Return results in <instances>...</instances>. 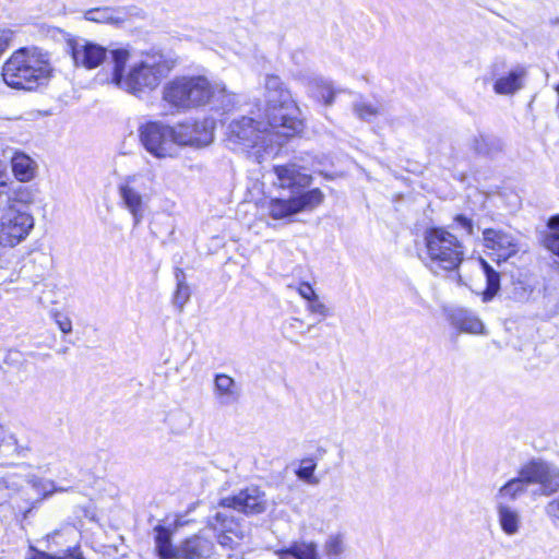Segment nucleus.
Returning <instances> with one entry per match:
<instances>
[{
    "label": "nucleus",
    "mask_w": 559,
    "mask_h": 559,
    "mask_svg": "<svg viewBox=\"0 0 559 559\" xmlns=\"http://www.w3.org/2000/svg\"><path fill=\"white\" fill-rule=\"evenodd\" d=\"M521 475L526 484H537L540 495L557 493L545 506V513L551 521L559 522V468L544 461H532L521 468Z\"/></svg>",
    "instance_id": "7"
},
{
    "label": "nucleus",
    "mask_w": 559,
    "mask_h": 559,
    "mask_svg": "<svg viewBox=\"0 0 559 559\" xmlns=\"http://www.w3.org/2000/svg\"><path fill=\"white\" fill-rule=\"evenodd\" d=\"M215 537L217 538L219 546L226 549H234L238 544V539L241 538V536L231 530L224 531Z\"/></svg>",
    "instance_id": "38"
},
{
    "label": "nucleus",
    "mask_w": 559,
    "mask_h": 559,
    "mask_svg": "<svg viewBox=\"0 0 559 559\" xmlns=\"http://www.w3.org/2000/svg\"><path fill=\"white\" fill-rule=\"evenodd\" d=\"M219 506L231 508L247 515H258L267 510L269 500L263 490L257 486H250L235 496L223 498Z\"/></svg>",
    "instance_id": "15"
},
{
    "label": "nucleus",
    "mask_w": 559,
    "mask_h": 559,
    "mask_svg": "<svg viewBox=\"0 0 559 559\" xmlns=\"http://www.w3.org/2000/svg\"><path fill=\"white\" fill-rule=\"evenodd\" d=\"M316 466L311 460L304 461L302 466L297 471V476L309 484H317L318 479L313 477Z\"/></svg>",
    "instance_id": "39"
},
{
    "label": "nucleus",
    "mask_w": 559,
    "mask_h": 559,
    "mask_svg": "<svg viewBox=\"0 0 559 559\" xmlns=\"http://www.w3.org/2000/svg\"><path fill=\"white\" fill-rule=\"evenodd\" d=\"M155 550L160 559H179V545L173 546L171 532L162 525L154 528Z\"/></svg>",
    "instance_id": "28"
},
{
    "label": "nucleus",
    "mask_w": 559,
    "mask_h": 559,
    "mask_svg": "<svg viewBox=\"0 0 559 559\" xmlns=\"http://www.w3.org/2000/svg\"><path fill=\"white\" fill-rule=\"evenodd\" d=\"M525 76V69L518 67L511 70L507 75L497 79L493 84V91L499 95L514 94L523 87Z\"/></svg>",
    "instance_id": "27"
},
{
    "label": "nucleus",
    "mask_w": 559,
    "mask_h": 559,
    "mask_svg": "<svg viewBox=\"0 0 559 559\" xmlns=\"http://www.w3.org/2000/svg\"><path fill=\"white\" fill-rule=\"evenodd\" d=\"M14 33L11 29H2L0 31V49L1 53H3L10 46L13 39Z\"/></svg>",
    "instance_id": "44"
},
{
    "label": "nucleus",
    "mask_w": 559,
    "mask_h": 559,
    "mask_svg": "<svg viewBox=\"0 0 559 559\" xmlns=\"http://www.w3.org/2000/svg\"><path fill=\"white\" fill-rule=\"evenodd\" d=\"M479 262H480V265L485 273L486 283H487V287H486L485 292L483 293V301L486 302V301L491 300L499 292L500 274L498 272H496L486 260L480 258Z\"/></svg>",
    "instance_id": "31"
},
{
    "label": "nucleus",
    "mask_w": 559,
    "mask_h": 559,
    "mask_svg": "<svg viewBox=\"0 0 559 559\" xmlns=\"http://www.w3.org/2000/svg\"><path fill=\"white\" fill-rule=\"evenodd\" d=\"M143 180V175H132L118 187L120 204L131 214L134 227L142 223L148 209L150 194L141 190Z\"/></svg>",
    "instance_id": "11"
},
{
    "label": "nucleus",
    "mask_w": 559,
    "mask_h": 559,
    "mask_svg": "<svg viewBox=\"0 0 559 559\" xmlns=\"http://www.w3.org/2000/svg\"><path fill=\"white\" fill-rule=\"evenodd\" d=\"M73 486H58L53 480L33 477L27 479L23 477L21 489V502H17V512L24 516L44 499L49 498L55 492H69Z\"/></svg>",
    "instance_id": "12"
},
{
    "label": "nucleus",
    "mask_w": 559,
    "mask_h": 559,
    "mask_svg": "<svg viewBox=\"0 0 559 559\" xmlns=\"http://www.w3.org/2000/svg\"><path fill=\"white\" fill-rule=\"evenodd\" d=\"M66 44L74 64L87 70L99 67L106 60L107 56H110L111 49L108 50L102 45L84 37L68 35Z\"/></svg>",
    "instance_id": "13"
},
{
    "label": "nucleus",
    "mask_w": 559,
    "mask_h": 559,
    "mask_svg": "<svg viewBox=\"0 0 559 559\" xmlns=\"http://www.w3.org/2000/svg\"><path fill=\"white\" fill-rule=\"evenodd\" d=\"M451 322L454 328L464 333L486 334L483 321L471 310L456 309L451 313Z\"/></svg>",
    "instance_id": "23"
},
{
    "label": "nucleus",
    "mask_w": 559,
    "mask_h": 559,
    "mask_svg": "<svg viewBox=\"0 0 559 559\" xmlns=\"http://www.w3.org/2000/svg\"><path fill=\"white\" fill-rule=\"evenodd\" d=\"M345 550L344 538L342 535H331L323 547L324 559H341Z\"/></svg>",
    "instance_id": "36"
},
{
    "label": "nucleus",
    "mask_w": 559,
    "mask_h": 559,
    "mask_svg": "<svg viewBox=\"0 0 559 559\" xmlns=\"http://www.w3.org/2000/svg\"><path fill=\"white\" fill-rule=\"evenodd\" d=\"M84 20L118 25L127 20V13L122 8H93L84 12Z\"/></svg>",
    "instance_id": "26"
},
{
    "label": "nucleus",
    "mask_w": 559,
    "mask_h": 559,
    "mask_svg": "<svg viewBox=\"0 0 559 559\" xmlns=\"http://www.w3.org/2000/svg\"><path fill=\"white\" fill-rule=\"evenodd\" d=\"M175 276L177 281V289L174 294L173 302L174 306L179 309V311H182L185 305L190 298V288L185 282V273L181 269L176 270Z\"/></svg>",
    "instance_id": "33"
},
{
    "label": "nucleus",
    "mask_w": 559,
    "mask_h": 559,
    "mask_svg": "<svg viewBox=\"0 0 559 559\" xmlns=\"http://www.w3.org/2000/svg\"><path fill=\"white\" fill-rule=\"evenodd\" d=\"M454 222L462 227L467 235L472 236L474 235V223L471 218L466 217L465 215H456L454 218Z\"/></svg>",
    "instance_id": "42"
},
{
    "label": "nucleus",
    "mask_w": 559,
    "mask_h": 559,
    "mask_svg": "<svg viewBox=\"0 0 559 559\" xmlns=\"http://www.w3.org/2000/svg\"><path fill=\"white\" fill-rule=\"evenodd\" d=\"M324 200L319 188L288 199L273 198L267 202V213L273 219H285L304 211H312Z\"/></svg>",
    "instance_id": "10"
},
{
    "label": "nucleus",
    "mask_w": 559,
    "mask_h": 559,
    "mask_svg": "<svg viewBox=\"0 0 559 559\" xmlns=\"http://www.w3.org/2000/svg\"><path fill=\"white\" fill-rule=\"evenodd\" d=\"M25 448H22L17 444L16 437L9 432L8 430H3L0 435V452L5 456H10L13 454H21Z\"/></svg>",
    "instance_id": "37"
},
{
    "label": "nucleus",
    "mask_w": 559,
    "mask_h": 559,
    "mask_svg": "<svg viewBox=\"0 0 559 559\" xmlns=\"http://www.w3.org/2000/svg\"><path fill=\"white\" fill-rule=\"evenodd\" d=\"M353 110L359 119L371 121L374 117L383 112L384 107L380 103L360 100L353 105Z\"/></svg>",
    "instance_id": "34"
},
{
    "label": "nucleus",
    "mask_w": 559,
    "mask_h": 559,
    "mask_svg": "<svg viewBox=\"0 0 559 559\" xmlns=\"http://www.w3.org/2000/svg\"><path fill=\"white\" fill-rule=\"evenodd\" d=\"M56 323L58 324L59 329L68 334L72 331V322L67 316L62 314H56Z\"/></svg>",
    "instance_id": "45"
},
{
    "label": "nucleus",
    "mask_w": 559,
    "mask_h": 559,
    "mask_svg": "<svg viewBox=\"0 0 559 559\" xmlns=\"http://www.w3.org/2000/svg\"><path fill=\"white\" fill-rule=\"evenodd\" d=\"M3 194L7 195V204L4 206L14 205L15 207H22L27 211V206L34 202L32 190L13 181L10 182V186Z\"/></svg>",
    "instance_id": "29"
},
{
    "label": "nucleus",
    "mask_w": 559,
    "mask_h": 559,
    "mask_svg": "<svg viewBox=\"0 0 559 559\" xmlns=\"http://www.w3.org/2000/svg\"><path fill=\"white\" fill-rule=\"evenodd\" d=\"M174 127L148 122L139 129L141 144L158 159L173 158L177 155Z\"/></svg>",
    "instance_id": "8"
},
{
    "label": "nucleus",
    "mask_w": 559,
    "mask_h": 559,
    "mask_svg": "<svg viewBox=\"0 0 559 559\" xmlns=\"http://www.w3.org/2000/svg\"><path fill=\"white\" fill-rule=\"evenodd\" d=\"M52 67L48 56L36 48L14 51L2 66V80L13 90L32 92L48 83Z\"/></svg>",
    "instance_id": "3"
},
{
    "label": "nucleus",
    "mask_w": 559,
    "mask_h": 559,
    "mask_svg": "<svg viewBox=\"0 0 559 559\" xmlns=\"http://www.w3.org/2000/svg\"><path fill=\"white\" fill-rule=\"evenodd\" d=\"M526 480L520 474L499 488L495 495V507H514L513 501L519 499L526 490Z\"/></svg>",
    "instance_id": "22"
},
{
    "label": "nucleus",
    "mask_w": 559,
    "mask_h": 559,
    "mask_svg": "<svg viewBox=\"0 0 559 559\" xmlns=\"http://www.w3.org/2000/svg\"><path fill=\"white\" fill-rule=\"evenodd\" d=\"M545 247L559 255V233H550L544 239Z\"/></svg>",
    "instance_id": "41"
},
{
    "label": "nucleus",
    "mask_w": 559,
    "mask_h": 559,
    "mask_svg": "<svg viewBox=\"0 0 559 559\" xmlns=\"http://www.w3.org/2000/svg\"><path fill=\"white\" fill-rule=\"evenodd\" d=\"M548 227L551 229V233H559V216H554L548 222Z\"/></svg>",
    "instance_id": "48"
},
{
    "label": "nucleus",
    "mask_w": 559,
    "mask_h": 559,
    "mask_svg": "<svg viewBox=\"0 0 559 559\" xmlns=\"http://www.w3.org/2000/svg\"><path fill=\"white\" fill-rule=\"evenodd\" d=\"M277 128L269 124V118L241 116L233 119L227 126L226 143L237 152L251 154L258 163H261L263 153L273 151L274 146H281L290 135L281 134Z\"/></svg>",
    "instance_id": "2"
},
{
    "label": "nucleus",
    "mask_w": 559,
    "mask_h": 559,
    "mask_svg": "<svg viewBox=\"0 0 559 559\" xmlns=\"http://www.w3.org/2000/svg\"><path fill=\"white\" fill-rule=\"evenodd\" d=\"M191 108L213 104L224 110L234 105L235 95L222 82H211L202 75L190 76Z\"/></svg>",
    "instance_id": "9"
},
{
    "label": "nucleus",
    "mask_w": 559,
    "mask_h": 559,
    "mask_svg": "<svg viewBox=\"0 0 559 559\" xmlns=\"http://www.w3.org/2000/svg\"><path fill=\"white\" fill-rule=\"evenodd\" d=\"M12 171L21 182L29 181L35 176V162L23 153H16L11 160Z\"/></svg>",
    "instance_id": "30"
},
{
    "label": "nucleus",
    "mask_w": 559,
    "mask_h": 559,
    "mask_svg": "<svg viewBox=\"0 0 559 559\" xmlns=\"http://www.w3.org/2000/svg\"><path fill=\"white\" fill-rule=\"evenodd\" d=\"M308 310L311 313H317L322 317L329 316L328 307L322 301H320L319 297H316L314 299L309 301Z\"/></svg>",
    "instance_id": "40"
},
{
    "label": "nucleus",
    "mask_w": 559,
    "mask_h": 559,
    "mask_svg": "<svg viewBox=\"0 0 559 559\" xmlns=\"http://www.w3.org/2000/svg\"><path fill=\"white\" fill-rule=\"evenodd\" d=\"M33 215L22 209L2 206L0 210V267H3L7 249H12L23 242L34 228Z\"/></svg>",
    "instance_id": "6"
},
{
    "label": "nucleus",
    "mask_w": 559,
    "mask_h": 559,
    "mask_svg": "<svg viewBox=\"0 0 559 559\" xmlns=\"http://www.w3.org/2000/svg\"><path fill=\"white\" fill-rule=\"evenodd\" d=\"M483 242L498 262L507 261L519 251L516 237L501 229H485L483 231Z\"/></svg>",
    "instance_id": "17"
},
{
    "label": "nucleus",
    "mask_w": 559,
    "mask_h": 559,
    "mask_svg": "<svg viewBox=\"0 0 559 559\" xmlns=\"http://www.w3.org/2000/svg\"><path fill=\"white\" fill-rule=\"evenodd\" d=\"M295 323H301V320H300V319H298V318H293V319L290 320V322H289V325H290V326H295V325H294Z\"/></svg>",
    "instance_id": "50"
},
{
    "label": "nucleus",
    "mask_w": 559,
    "mask_h": 559,
    "mask_svg": "<svg viewBox=\"0 0 559 559\" xmlns=\"http://www.w3.org/2000/svg\"><path fill=\"white\" fill-rule=\"evenodd\" d=\"M216 520H217V521H225V518L223 516V514H222V513H219V512H218V513L216 514Z\"/></svg>",
    "instance_id": "51"
},
{
    "label": "nucleus",
    "mask_w": 559,
    "mask_h": 559,
    "mask_svg": "<svg viewBox=\"0 0 559 559\" xmlns=\"http://www.w3.org/2000/svg\"><path fill=\"white\" fill-rule=\"evenodd\" d=\"M240 384L226 373H216L213 380V399L219 407H229L239 403Z\"/></svg>",
    "instance_id": "19"
},
{
    "label": "nucleus",
    "mask_w": 559,
    "mask_h": 559,
    "mask_svg": "<svg viewBox=\"0 0 559 559\" xmlns=\"http://www.w3.org/2000/svg\"><path fill=\"white\" fill-rule=\"evenodd\" d=\"M57 559H85L82 554L74 549L72 551L66 552L63 556L57 557Z\"/></svg>",
    "instance_id": "47"
},
{
    "label": "nucleus",
    "mask_w": 559,
    "mask_h": 559,
    "mask_svg": "<svg viewBox=\"0 0 559 559\" xmlns=\"http://www.w3.org/2000/svg\"><path fill=\"white\" fill-rule=\"evenodd\" d=\"M213 119L205 118L200 121L183 122L174 127L177 145L205 146L214 139Z\"/></svg>",
    "instance_id": "14"
},
{
    "label": "nucleus",
    "mask_w": 559,
    "mask_h": 559,
    "mask_svg": "<svg viewBox=\"0 0 559 559\" xmlns=\"http://www.w3.org/2000/svg\"><path fill=\"white\" fill-rule=\"evenodd\" d=\"M130 50L124 47L110 50L111 67L109 83L136 96L142 97L159 87L176 66V60L162 50L142 51L127 70Z\"/></svg>",
    "instance_id": "1"
},
{
    "label": "nucleus",
    "mask_w": 559,
    "mask_h": 559,
    "mask_svg": "<svg viewBox=\"0 0 559 559\" xmlns=\"http://www.w3.org/2000/svg\"><path fill=\"white\" fill-rule=\"evenodd\" d=\"M265 117L272 128H280L281 134L294 135L301 129V121L294 116L296 106L289 91L280 76L267 74L264 80Z\"/></svg>",
    "instance_id": "5"
},
{
    "label": "nucleus",
    "mask_w": 559,
    "mask_h": 559,
    "mask_svg": "<svg viewBox=\"0 0 559 559\" xmlns=\"http://www.w3.org/2000/svg\"><path fill=\"white\" fill-rule=\"evenodd\" d=\"M420 259L426 267L439 275L459 269L465 257L463 242L444 227H430L424 233Z\"/></svg>",
    "instance_id": "4"
},
{
    "label": "nucleus",
    "mask_w": 559,
    "mask_h": 559,
    "mask_svg": "<svg viewBox=\"0 0 559 559\" xmlns=\"http://www.w3.org/2000/svg\"><path fill=\"white\" fill-rule=\"evenodd\" d=\"M166 424L171 433L182 435L191 427L192 417L182 409H176L167 415Z\"/></svg>",
    "instance_id": "32"
},
{
    "label": "nucleus",
    "mask_w": 559,
    "mask_h": 559,
    "mask_svg": "<svg viewBox=\"0 0 559 559\" xmlns=\"http://www.w3.org/2000/svg\"><path fill=\"white\" fill-rule=\"evenodd\" d=\"M215 534L212 528L205 527L197 534L187 537L179 544V559H209L214 554Z\"/></svg>",
    "instance_id": "16"
},
{
    "label": "nucleus",
    "mask_w": 559,
    "mask_h": 559,
    "mask_svg": "<svg viewBox=\"0 0 559 559\" xmlns=\"http://www.w3.org/2000/svg\"><path fill=\"white\" fill-rule=\"evenodd\" d=\"M10 182H12L10 175L5 170V167L0 164V195H2L7 188L10 186Z\"/></svg>",
    "instance_id": "46"
},
{
    "label": "nucleus",
    "mask_w": 559,
    "mask_h": 559,
    "mask_svg": "<svg viewBox=\"0 0 559 559\" xmlns=\"http://www.w3.org/2000/svg\"><path fill=\"white\" fill-rule=\"evenodd\" d=\"M298 290V294L306 300L310 301L312 299H314L316 297H318V295L316 294L314 289L312 288V286L307 283V282H304L299 285V287L297 288Z\"/></svg>",
    "instance_id": "43"
},
{
    "label": "nucleus",
    "mask_w": 559,
    "mask_h": 559,
    "mask_svg": "<svg viewBox=\"0 0 559 559\" xmlns=\"http://www.w3.org/2000/svg\"><path fill=\"white\" fill-rule=\"evenodd\" d=\"M306 86L308 94L311 97L323 102L325 106H332L335 95L341 92L340 90H335L330 81L321 76L309 78L306 82Z\"/></svg>",
    "instance_id": "25"
},
{
    "label": "nucleus",
    "mask_w": 559,
    "mask_h": 559,
    "mask_svg": "<svg viewBox=\"0 0 559 559\" xmlns=\"http://www.w3.org/2000/svg\"><path fill=\"white\" fill-rule=\"evenodd\" d=\"M29 559H57V556H51V555H49L47 552H36Z\"/></svg>",
    "instance_id": "49"
},
{
    "label": "nucleus",
    "mask_w": 559,
    "mask_h": 559,
    "mask_svg": "<svg viewBox=\"0 0 559 559\" xmlns=\"http://www.w3.org/2000/svg\"><path fill=\"white\" fill-rule=\"evenodd\" d=\"M163 100L177 111L191 109L190 76H177L163 87Z\"/></svg>",
    "instance_id": "18"
},
{
    "label": "nucleus",
    "mask_w": 559,
    "mask_h": 559,
    "mask_svg": "<svg viewBox=\"0 0 559 559\" xmlns=\"http://www.w3.org/2000/svg\"><path fill=\"white\" fill-rule=\"evenodd\" d=\"M274 178L272 183L282 189H289L293 193L296 190L308 187L311 182V177L300 170L295 164H287L275 166L273 168Z\"/></svg>",
    "instance_id": "20"
},
{
    "label": "nucleus",
    "mask_w": 559,
    "mask_h": 559,
    "mask_svg": "<svg viewBox=\"0 0 559 559\" xmlns=\"http://www.w3.org/2000/svg\"><path fill=\"white\" fill-rule=\"evenodd\" d=\"M501 531L508 536L518 535L523 525L521 511L515 507H495Z\"/></svg>",
    "instance_id": "24"
},
{
    "label": "nucleus",
    "mask_w": 559,
    "mask_h": 559,
    "mask_svg": "<svg viewBox=\"0 0 559 559\" xmlns=\"http://www.w3.org/2000/svg\"><path fill=\"white\" fill-rule=\"evenodd\" d=\"M280 559H318L314 544H301L281 555Z\"/></svg>",
    "instance_id": "35"
},
{
    "label": "nucleus",
    "mask_w": 559,
    "mask_h": 559,
    "mask_svg": "<svg viewBox=\"0 0 559 559\" xmlns=\"http://www.w3.org/2000/svg\"><path fill=\"white\" fill-rule=\"evenodd\" d=\"M23 476L7 474L0 476V506L10 502L12 509L17 511V502L22 503L21 489Z\"/></svg>",
    "instance_id": "21"
}]
</instances>
